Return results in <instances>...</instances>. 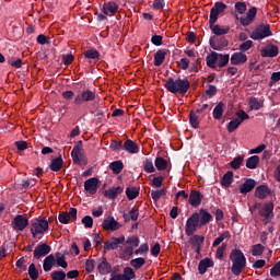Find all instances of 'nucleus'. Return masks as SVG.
Instances as JSON below:
<instances>
[{"label":"nucleus","instance_id":"obj_11","mask_svg":"<svg viewBox=\"0 0 280 280\" xmlns=\"http://www.w3.org/2000/svg\"><path fill=\"white\" fill-rule=\"evenodd\" d=\"M58 220L60 224H69L70 222H75V220H78V209L70 208L68 212L59 213Z\"/></svg>","mask_w":280,"mask_h":280},{"label":"nucleus","instance_id":"obj_63","mask_svg":"<svg viewBox=\"0 0 280 280\" xmlns=\"http://www.w3.org/2000/svg\"><path fill=\"white\" fill-rule=\"evenodd\" d=\"M162 186H163V177L162 176H158L152 179L151 187L159 188Z\"/></svg>","mask_w":280,"mask_h":280},{"label":"nucleus","instance_id":"obj_52","mask_svg":"<svg viewBox=\"0 0 280 280\" xmlns=\"http://www.w3.org/2000/svg\"><path fill=\"white\" fill-rule=\"evenodd\" d=\"M150 250V245L148 243H143L139 246L138 249L135 250V255H148Z\"/></svg>","mask_w":280,"mask_h":280},{"label":"nucleus","instance_id":"obj_27","mask_svg":"<svg viewBox=\"0 0 280 280\" xmlns=\"http://www.w3.org/2000/svg\"><path fill=\"white\" fill-rule=\"evenodd\" d=\"M117 10H119V5L115 2H107L103 5V14L113 16L116 14Z\"/></svg>","mask_w":280,"mask_h":280},{"label":"nucleus","instance_id":"obj_55","mask_svg":"<svg viewBox=\"0 0 280 280\" xmlns=\"http://www.w3.org/2000/svg\"><path fill=\"white\" fill-rule=\"evenodd\" d=\"M126 244H128L129 246H132L133 248H137L140 244L139 236L137 235L129 236L126 241Z\"/></svg>","mask_w":280,"mask_h":280},{"label":"nucleus","instance_id":"obj_29","mask_svg":"<svg viewBox=\"0 0 280 280\" xmlns=\"http://www.w3.org/2000/svg\"><path fill=\"white\" fill-rule=\"evenodd\" d=\"M55 264H56V256H54V254L48 255L44 259V264H43L44 271L49 272L54 268Z\"/></svg>","mask_w":280,"mask_h":280},{"label":"nucleus","instance_id":"obj_37","mask_svg":"<svg viewBox=\"0 0 280 280\" xmlns=\"http://www.w3.org/2000/svg\"><path fill=\"white\" fill-rule=\"evenodd\" d=\"M167 190L165 188L151 191V198L154 202H159L163 196H166Z\"/></svg>","mask_w":280,"mask_h":280},{"label":"nucleus","instance_id":"obj_10","mask_svg":"<svg viewBox=\"0 0 280 280\" xmlns=\"http://www.w3.org/2000/svg\"><path fill=\"white\" fill-rule=\"evenodd\" d=\"M93 100H95V92L85 90L74 97L73 104L75 106H81V104L93 102Z\"/></svg>","mask_w":280,"mask_h":280},{"label":"nucleus","instance_id":"obj_32","mask_svg":"<svg viewBox=\"0 0 280 280\" xmlns=\"http://www.w3.org/2000/svg\"><path fill=\"white\" fill-rule=\"evenodd\" d=\"M55 264H56L57 268H68L69 267V264L67 262V258L61 253H56Z\"/></svg>","mask_w":280,"mask_h":280},{"label":"nucleus","instance_id":"obj_47","mask_svg":"<svg viewBox=\"0 0 280 280\" xmlns=\"http://www.w3.org/2000/svg\"><path fill=\"white\" fill-rule=\"evenodd\" d=\"M126 196L128 200H135V198L139 196V189H137L136 187L127 188Z\"/></svg>","mask_w":280,"mask_h":280},{"label":"nucleus","instance_id":"obj_56","mask_svg":"<svg viewBox=\"0 0 280 280\" xmlns=\"http://www.w3.org/2000/svg\"><path fill=\"white\" fill-rule=\"evenodd\" d=\"M249 108L250 110H259L261 103L256 97H253L249 100Z\"/></svg>","mask_w":280,"mask_h":280},{"label":"nucleus","instance_id":"obj_49","mask_svg":"<svg viewBox=\"0 0 280 280\" xmlns=\"http://www.w3.org/2000/svg\"><path fill=\"white\" fill-rule=\"evenodd\" d=\"M253 40L247 39L246 42H243L242 44H240L238 49L242 54H244L245 51H248V49H253Z\"/></svg>","mask_w":280,"mask_h":280},{"label":"nucleus","instance_id":"obj_53","mask_svg":"<svg viewBox=\"0 0 280 280\" xmlns=\"http://www.w3.org/2000/svg\"><path fill=\"white\" fill-rule=\"evenodd\" d=\"M28 276L32 280L38 279V269L36 268V265L31 264L28 267Z\"/></svg>","mask_w":280,"mask_h":280},{"label":"nucleus","instance_id":"obj_8","mask_svg":"<svg viewBox=\"0 0 280 280\" xmlns=\"http://www.w3.org/2000/svg\"><path fill=\"white\" fill-rule=\"evenodd\" d=\"M225 10H226V4H224V2H215L213 8L210 10V19H209L210 25H215V22L218 21V16L224 13Z\"/></svg>","mask_w":280,"mask_h":280},{"label":"nucleus","instance_id":"obj_23","mask_svg":"<svg viewBox=\"0 0 280 280\" xmlns=\"http://www.w3.org/2000/svg\"><path fill=\"white\" fill-rule=\"evenodd\" d=\"M189 244L194 248H196L197 253H200V246L205 244V236L195 234L189 238Z\"/></svg>","mask_w":280,"mask_h":280},{"label":"nucleus","instance_id":"obj_58","mask_svg":"<svg viewBox=\"0 0 280 280\" xmlns=\"http://www.w3.org/2000/svg\"><path fill=\"white\" fill-rule=\"evenodd\" d=\"M224 250H226V243H222V245L218 247L215 253L217 259H224Z\"/></svg>","mask_w":280,"mask_h":280},{"label":"nucleus","instance_id":"obj_42","mask_svg":"<svg viewBox=\"0 0 280 280\" xmlns=\"http://www.w3.org/2000/svg\"><path fill=\"white\" fill-rule=\"evenodd\" d=\"M154 164L159 172H163V170H167V160L163 158H156Z\"/></svg>","mask_w":280,"mask_h":280},{"label":"nucleus","instance_id":"obj_40","mask_svg":"<svg viewBox=\"0 0 280 280\" xmlns=\"http://www.w3.org/2000/svg\"><path fill=\"white\" fill-rule=\"evenodd\" d=\"M232 184H233V172L229 171L223 175L221 179V185L222 187H229Z\"/></svg>","mask_w":280,"mask_h":280},{"label":"nucleus","instance_id":"obj_28","mask_svg":"<svg viewBox=\"0 0 280 280\" xmlns=\"http://www.w3.org/2000/svg\"><path fill=\"white\" fill-rule=\"evenodd\" d=\"M208 268H213V260L209 258H205L199 261V265H198L199 275H205Z\"/></svg>","mask_w":280,"mask_h":280},{"label":"nucleus","instance_id":"obj_30","mask_svg":"<svg viewBox=\"0 0 280 280\" xmlns=\"http://www.w3.org/2000/svg\"><path fill=\"white\" fill-rule=\"evenodd\" d=\"M122 218L125 222H130V220L137 222V220H139V209L132 208L128 213H124Z\"/></svg>","mask_w":280,"mask_h":280},{"label":"nucleus","instance_id":"obj_62","mask_svg":"<svg viewBox=\"0 0 280 280\" xmlns=\"http://www.w3.org/2000/svg\"><path fill=\"white\" fill-rule=\"evenodd\" d=\"M235 10L238 14H244L246 12V2H236Z\"/></svg>","mask_w":280,"mask_h":280},{"label":"nucleus","instance_id":"obj_16","mask_svg":"<svg viewBox=\"0 0 280 280\" xmlns=\"http://www.w3.org/2000/svg\"><path fill=\"white\" fill-rule=\"evenodd\" d=\"M102 226L104 231H119L121 229V224L114 217L104 219Z\"/></svg>","mask_w":280,"mask_h":280},{"label":"nucleus","instance_id":"obj_25","mask_svg":"<svg viewBox=\"0 0 280 280\" xmlns=\"http://www.w3.org/2000/svg\"><path fill=\"white\" fill-rule=\"evenodd\" d=\"M122 148L128 154H139V144L132 140H126Z\"/></svg>","mask_w":280,"mask_h":280},{"label":"nucleus","instance_id":"obj_26","mask_svg":"<svg viewBox=\"0 0 280 280\" xmlns=\"http://www.w3.org/2000/svg\"><path fill=\"white\" fill-rule=\"evenodd\" d=\"M255 185H257L255 179H246L245 183L240 186L241 194H249V191H253L255 189Z\"/></svg>","mask_w":280,"mask_h":280},{"label":"nucleus","instance_id":"obj_20","mask_svg":"<svg viewBox=\"0 0 280 280\" xmlns=\"http://www.w3.org/2000/svg\"><path fill=\"white\" fill-rule=\"evenodd\" d=\"M260 54L262 58H275L279 56V47L276 45H267L260 49Z\"/></svg>","mask_w":280,"mask_h":280},{"label":"nucleus","instance_id":"obj_14","mask_svg":"<svg viewBox=\"0 0 280 280\" xmlns=\"http://www.w3.org/2000/svg\"><path fill=\"white\" fill-rule=\"evenodd\" d=\"M49 253H51V246L43 243L35 247L33 257L34 259H43V257L49 255Z\"/></svg>","mask_w":280,"mask_h":280},{"label":"nucleus","instance_id":"obj_13","mask_svg":"<svg viewBox=\"0 0 280 280\" xmlns=\"http://www.w3.org/2000/svg\"><path fill=\"white\" fill-rule=\"evenodd\" d=\"M230 62L234 67H240L241 65H246V62H248V56H246V54H244L242 51H236V52L232 54V56L230 57Z\"/></svg>","mask_w":280,"mask_h":280},{"label":"nucleus","instance_id":"obj_24","mask_svg":"<svg viewBox=\"0 0 280 280\" xmlns=\"http://www.w3.org/2000/svg\"><path fill=\"white\" fill-rule=\"evenodd\" d=\"M202 203V194L198 190H192L189 195V205L191 207H200Z\"/></svg>","mask_w":280,"mask_h":280},{"label":"nucleus","instance_id":"obj_39","mask_svg":"<svg viewBox=\"0 0 280 280\" xmlns=\"http://www.w3.org/2000/svg\"><path fill=\"white\" fill-rule=\"evenodd\" d=\"M228 237H231V232L230 231H225L223 232L220 236H218L213 243H212V247L215 248L218 246H220L224 240H228Z\"/></svg>","mask_w":280,"mask_h":280},{"label":"nucleus","instance_id":"obj_36","mask_svg":"<svg viewBox=\"0 0 280 280\" xmlns=\"http://www.w3.org/2000/svg\"><path fill=\"white\" fill-rule=\"evenodd\" d=\"M210 28L212 30L213 34H215V36H224V34H229V27H222L220 25H215V24H210Z\"/></svg>","mask_w":280,"mask_h":280},{"label":"nucleus","instance_id":"obj_15","mask_svg":"<svg viewBox=\"0 0 280 280\" xmlns=\"http://www.w3.org/2000/svg\"><path fill=\"white\" fill-rule=\"evenodd\" d=\"M97 185H100L97 177L86 179L84 182V190L90 194V196H95V194H97Z\"/></svg>","mask_w":280,"mask_h":280},{"label":"nucleus","instance_id":"obj_64","mask_svg":"<svg viewBox=\"0 0 280 280\" xmlns=\"http://www.w3.org/2000/svg\"><path fill=\"white\" fill-rule=\"evenodd\" d=\"M270 275L271 277H280V264H276L271 269H270Z\"/></svg>","mask_w":280,"mask_h":280},{"label":"nucleus","instance_id":"obj_38","mask_svg":"<svg viewBox=\"0 0 280 280\" xmlns=\"http://www.w3.org/2000/svg\"><path fill=\"white\" fill-rule=\"evenodd\" d=\"M109 170L114 174H121V170H124V162L122 161H114L109 164Z\"/></svg>","mask_w":280,"mask_h":280},{"label":"nucleus","instance_id":"obj_9","mask_svg":"<svg viewBox=\"0 0 280 280\" xmlns=\"http://www.w3.org/2000/svg\"><path fill=\"white\" fill-rule=\"evenodd\" d=\"M71 158L74 165H88L89 163L86 156H84V151H82V148H80V145L73 147Z\"/></svg>","mask_w":280,"mask_h":280},{"label":"nucleus","instance_id":"obj_45","mask_svg":"<svg viewBox=\"0 0 280 280\" xmlns=\"http://www.w3.org/2000/svg\"><path fill=\"white\" fill-rule=\"evenodd\" d=\"M189 124L192 128H198L200 121L198 120V113L191 110L189 115Z\"/></svg>","mask_w":280,"mask_h":280},{"label":"nucleus","instance_id":"obj_57","mask_svg":"<svg viewBox=\"0 0 280 280\" xmlns=\"http://www.w3.org/2000/svg\"><path fill=\"white\" fill-rule=\"evenodd\" d=\"M8 63L11 66V67H15V69H21L22 65H23V61L21 60V58H10L8 60Z\"/></svg>","mask_w":280,"mask_h":280},{"label":"nucleus","instance_id":"obj_18","mask_svg":"<svg viewBox=\"0 0 280 280\" xmlns=\"http://www.w3.org/2000/svg\"><path fill=\"white\" fill-rule=\"evenodd\" d=\"M255 16H257V8L253 7L247 11L246 16L240 18L241 25L248 27V25H252L253 21H255Z\"/></svg>","mask_w":280,"mask_h":280},{"label":"nucleus","instance_id":"obj_34","mask_svg":"<svg viewBox=\"0 0 280 280\" xmlns=\"http://www.w3.org/2000/svg\"><path fill=\"white\" fill-rule=\"evenodd\" d=\"M259 156L258 155H253L247 159L246 161V167L247 170H257V166L259 165Z\"/></svg>","mask_w":280,"mask_h":280},{"label":"nucleus","instance_id":"obj_50","mask_svg":"<svg viewBox=\"0 0 280 280\" xmlns=\"http://www.w3.org/2000/svg\"><path fill=\"white\" fill-rule=\"evenodd\" d=\"M51 280H65L67 279V273L62 270L52 271L50 275Z\"/></svg>","mask_w":280,"mask_h":280},{"label":"nucleus","instance_id":"obj_19","mask_svg":"<svg viewBox=\"0 0 280 280\" xmlns=\"http://www.w3.org/2000/svg\"><path fill=\"white\" fill-rule=\"evenodd\" d=\"M97 270L102 277H106V275H110L113 272V266L106 258H101L97 264Z\"/></svg>","mask_w":280,"mask_h":280},{"label":"nucleus","instance_id":"obj_22","mask_svg":"<svg viewBox=\"0 0 280 280\" xmlns=\"http://www.w3.org/2000/svg\"><path fill=\"white\" fill-rule=\"evenodd\" d=\"M270 196V188L267 185H260L255 189V197L258 200H266Z\"/></svg>","mask_w":280,"mask_h":280},{"label":"nucleus","instance_id":"obj_5","mask_svg":"<svg viewBox=\"0 0 280 280\" xmlns=\"http://www.w3.org/2000/svg\"><path fill=\"white\" fill-rule=\"evenodd\" d=\"M271 35L272 31H270V25L260 24L249 33V38H252V40H264V38H268Z\"/></svg>","mask_w":280,"mask_h":280},{"label":"nucleus","instance_id":"obj_43","mask_svg":"<svg viewBox=\"0 0 280 280\" xmlns=\"http://www.w3.org/2000/svg\"><path fill=\"white\" fill-rule=\"evenodd\" d=\"M50 170L52 172H60V170H62V160H61V158H56L51 161Z\"/></svg>","mask_w":280,"mask_h":280},{"label":"nucleus","instance_id":"obj_31","mask_svg":"<svg viewBox=\"0 0 280 280\" xmlns=\"http://www.w3.org/2000/svg\"><path fill=\"white\" fill-rule=\"evenodd\" d=\"M122 191H124V188L117 186L108 190H105L104 196L106 198H109V200H115V198H117V196H119V194H121Z\"/></svg>","mask_w":280,"mask_h":280},{"label":"nucleus","instance_id":"obj_41","mask_svg":"<svg viewBox=\"0 0 280 280\" xmlns=\"http://www.w3.org/2000/svg\"><path fill=\"white\" fill-rule=\"evenodd\" d=\"M130 266L135 268L136 270H139L140 268H143L145 266V258L139 257L130 260Z\"/></svg>","mask_w":280,"mask_h":280},{"label":"nucleus","instance_id":"obj_17","mask_svg":"<svg viewBox=\"0 0 280 280\" xmlns=\"http://www.w3.org/2000/svg\"><path fill=\"white\" fill-rule=\"evenodd\" d=\"M275 211V205L272 202L265 203L260 209H259V215L261 218L266 219V222H270L272 220V215Z\"/></svg>","mask_w":280,"mask_h":280},{"label":"nucleus","instance_id":"obj_33","mask_svg":"<svg viewBox=\"0 0 280 280\" xmlns=\"http://www.w3.org/2000/svg\"><path fill=\"white\" fill-rule=\"evenodd\" d=\"M165 56H167V52L165 50H158L154 54V66L161 67V65L165 62Z\"/></svg>","mask_w":280,"mask_h":280},{"label":"nucleus","instance_id":"obj_3","mask_svg":"<svg viewBox=\"0 0 280 280\" xmlns=\"http://www.w3.org/2000/svg\"><path fill=\"white\" fill-rule=\"evenodd\" d=\"M230 259L232 261V272L236 277H240V275H242V270L246 268V256L240 249H232Z\"/></svg>","mask_w":280,"mask_h":280},{"label":"nucleus","instance_id":"obj_44","mask_svg":"<svg viewBox=\"0 0 280 280\" xmlns=\"http://www.w3.org/2000/svg\"><path fill=\"white\" fill-rule=\"evenodd\" d=\"M264 250H266V247L261 244L253 245L252 247V255L254 257H260V255H264Z\"/></svg>","mask_w":280,"mask_h":280},{"label":"nucleus","instance_id":"obj_48","mask_svg":"<svg viewBox=\"0 0 280 280\" xmlns=\"http://www.w3.org/2000/svg\"><path fill=\"white\" fill-rule=\"evenodd\" d=\"M84 57L88 58V60H97V58H100V51L95 49H89L84 52Z\"/></svg>","mask_w":280,"mask_h":280},{"label":"nucleus","instance_id":"obj_6","mask_svg":"<svg viewBox=\"0 0 280 280\" xmlns=\"http://www.w3.org/2000/svg\"><path fill=\"white\" fill-rule=\"evenodd\" d=\"M48 229H49V222H47V220H44V219H35L31 223V233L34 240H36L38 235H43V233L48 231Z\"/></svg>","mask_w":280,"mask_h":280},{"label":"nucleus","instance_id":"obj_35","mask_svg":"<svg viewBox=\"0 0 280 280\" xmlns=\"http://www.w3.org/2000/svg\"><path fill=\"white\" fill-rule=\"evenodd\" d=\"M213 118L217 120L222 119V116L224 115V103L220 102L213 109Z\"/></svg>","mask_w":280,"mask_h":280},{"label":"nucleus","instance_id":"obj_7","mask_svg":"<svg viewBox=\"0 0 280 280\" xmlns=\"http://www.w3.org/2000/svg\"><path fill=\"white\" fill-rule=\"evenodd\" d=\"M235 115H236V118L232 119L228 124V132H235L237 128H240V126H242V124L246 121V119H250V116H248V114H246L244 109L237 110Z\"/></svg>","mask_w":280,"mask_h":280},{"label":"nucleus","instance_id":"obj_61","mask_svg":"<svg viewBox=\"0 0 280 280\" xmlns=\"http://www.w3.org/2000/svg\"><path fill=\"white\" fill-rule=\"evenodd\" d=\"M135 253V248L132 246H127L125 247V249L122 250V257L126 259H129V257H132Z\"/></svg>","mask_w":280,"mask_h":280},{"label":"nucleus","instance_id":"obj_51","mask_svg":"<svg viewBox=\"0 0 280 280\" xmlns=\"http://www.w3.org/2000/svg\"><path fill=\"white\" fill-rule=\"evenodd\" d=\"M156 170L154 168V163L152 162V160L147 159L144 161V172H147V174H154Z\"/></svg>","mask_w":280,"mask_h":280},{"label":"nucleus","instance_id":"obj_4","mask_svg":"<svg viewBox=\"0 0 280 280\" xmlns=\"http://www.w3.org/2000/svg\"><path fill=\"white\" fill-rule=\"evenodd\" d=\"M230 56L212 51L206 57L207 67L210 69H222L229 65Z\"/></svg>","mask_w":280,"mask_h":280},{"label":"nucleus","instance_id":"obj_21","mask_svg":"<svg viewBox=\"0 0 280 280\" xmlns=\"http://www.w3.org/2000/svg\"><path fill=\"white\" fill-rule=\"evenodd\" d=\"M124 242H126V236L113 237L110 241L105 243L104 250H115L119 244H124Z\"/></svg>","mask_w":280,"mask_h":280},{"label":"nucleus","instance_id":"obj_1","mask_svg":"<svg viewBox=\"0 0 280 280\" xmlns=\"http://www.w3.org/2000/svg\"><path fill=\"white\" fill-rule=\"evenodd\" d=\"M211 220H213V215L207 209H200L199 212H194L186 221V235L191 237L200 226H207Z\"/></svg>","mask_w":280,"mask_h":280},{"label":"nucleus","instance_id":"obj_60","mask_svg":"<svg viewBox=\"0 0 280 280\" xmlns=\"http://www.w3.org/2000/svg\"><path fill=\"white\" fill-rule=\"evenodd\" d=\"M82 224H84L85 229H93V217L85 215L82 219Z\"/></svg>","mask_w":280,"mask_h":280},{"label":"nucleus","instance_id":"obj_2","mask_svg":"<svg viewBox=\"0 0 280 280\" xmlns=\"http://www.w3.org/2000/svg\"><path fill=\"white\" fill-rule=\"evenodd\" d=\"M191 83H189L188 79H174V78H168L165 83L164 88L168 93H178L179 95H185L187 91H189V86Z\"/></svg>","mask_w":280,"mask_h":280},{"label":"nucleus","instance_id":"obj_54","mask_svg":"<svg viewBox=\"0 0 280 280\" xmlns=\"http://www.w3.org/2000/svg\"><path fill=\"white\" fill-rule=\"evenodd\" d=\"M122 277H125L126 280H131L135 279L137 275H135V270L131 267H125Z\"/></svg>","mask_w":280,"mask_h":280},{"label":"nucleus","instance_id":"obj_59","mask_svg":"<svg viewBox=\"0 0 280 280\" xmlns=\"http://www.w3.org/2000/svg\"><path fill=\"white\" fill-rule=\"evenodd\" d=\"M95 266H96V264H95V260H94V259H88V260L85 261V271H86L88 273L93 272V270H95Z\"/></svg>","mask_w":280,"mask_h":280},{"label":"nucleus","instance_id":"obj_46","mask_svg":"<svg viewBox=\"0 0 280 280\" xmlns=\"http://www.w3.org/2000/svg\"><path fill=\"white\" fill-rule=\"evenodd\" d=\"M242 163H244V158L238 155L230 163V167H232V170H240V167H242Z\"/></svg>","mask_w":280,"mask_h":280},{"label":"nucleus","instance_id":"obj_12","mask_svg":"<svg viewBox=\"0 0 280 280\" xmlns=\"http://www.w3.org/2000/svg\"><path fill=\"white\" fill-rule=\"evenodd\" d=\"M28 224L30 220H27L23 214H18L12 221V229L13 231H25Z\"/></svg>","mask_w":280,"mask_h":280}]
</instances>
